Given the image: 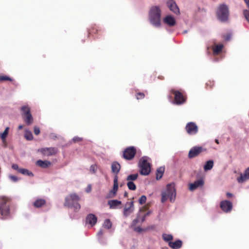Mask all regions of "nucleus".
Instances as JSON below:
<instances>
[{
    "label": "nucleus",
    "mask_w": 249,
    "mask_h": 249,
    "mask_svg": "<svg viewBox=\"0 0 249 249\" xmlns=\"http://www.w3.org/2000/svg\"><path fill=\"white\" fill-rule=\"evenodd\" d=\"M220 207L224 212L229 213L232 208V204L228 200L222 201L220 203Z\"/></svg>",
    "instance_id": "14"
},
{
    "label": "nucleus",
    "mask_w": 249,
    "mask_h": 249,
    "mask_svg": "<svg viewBox=\"0 0 249 249\" xmlns=\"http://www.w3.org/2000/svg\"><path fill=\"white\" fill-rule=\"evenodd\" d=\"M12 168L13 169H14L15 170H17L18 172V170L20 169V168H19L18 165L17 164H13L12 165Z\"/></svg>",
    "instance_id": "44"
},
{
    "label": "nucleus",
    "mask_w": 249,
    "mask_h": 249,
    "mask_svg": "<svg viewBox=\"0 0 249 249\" xmlns=\"http://www.w3.org/2000/svg\"><path fill=\"white\" fill-rule=\"evenodd\" d=\"M24 136L27 140L30 141L33 139V134L30 131L26 130Z\"/></svg>",
    "instance_id": "35"
},
{
    "label": "nucleus",
    "mask_w": 249,
    "mask_h": 249,
    "mask_svg": "<svg viewBox=\"0 0 249 249\" xmlns=\"http://www.w3.org/2000/svg\"><path fill=\"white\" fill-rule=\"evenodd\" d=\"M134 231L138 232H140L142 231V230L140 227H137L134 229Z\"/></svg>",
    "instance_id": "46"
},
{
    "label": "nucleus",
    "mask_w": 249,
    "mask_h": 249,
    "mask_svg": "<svg viewBox=\"0 0 249 249\" xmlns=\"http://www.w3.org/2000/svg\"><path fill=\"white\" fill-rule=\"evenodd\" d=\"M82 138H80V137H79L78 136H75L73 138L72 141L74 142H81L82 141Z\"/></svg>",
    "instance_id": "41"
},
{
    "label": "nucleus",
    "mask_w": 249,
    "mask_h": 249,
    "mask_svg": "<svg viewBox=\"0 0 249 249\" xmlns=\"http://www.w3.org/2000/svg\"><path fill=\"white\" fill-rule=\"evenodd\" d=\"M162 236L164 241H169V242H170L173 239V236L171 234L163 233Z\"/></svg>",
    "instance_id": "34"
},
{
    "label": "nucleus",
    "mask_w": 249,
    "mask_h": 249,
    "mask_svg": "<svg viewBox=\"0 0 249 249\" xmlns=\"http://www.w3.org/2000/svg\"><path fill=\"white\" fill-rule=\"evenodd\" d=\"M120 168L121 166L118 162L114 161L112 162L111 164V170L113 173L117 174L119 172Z\"/></svg>",
    "instance_id": "24"
},
{
    "label": "nucleus",
    "mask_w": 249,
    "mask_h": 249,
    "mask_svg": "<svg viewBox=\"0 0 249 249\" xmlns=\"http://www.w3.org/2000/svg\"><path fill=\"white\" fill-rule=\"evenodd\" d=\"M146 200V196L143 195L141 196V197L139 199V202L140 204H143L145 203Z\"/></svg>",
    "instance_id": "37"
},
{
    "label": "nucleus",
    "mask_w": 249,
    "mask_h": 249,
    "mask_svg": "<svg viewBox=\"0 0 249 249\" xmlns=\"http://www.w3.org/2000/svg\"><path fill=\"white\" fill-rule=\"evenodd\" d=\"M216 15L218 19L221 21H227L229 16L228 6L224 3L220 4L216 10Z\"/></svg>",
    "instance_id": "5"
},
{
    "label": "nucleus",
    "mask_w": 249,
    "mask_h": 249,
    "mask_svg": "<svg viewBox=\"0 0 249 249\" xmlns=\"http://www.w3.org/2000/svg\"><path fill=\"white\" fill-rule=\"evenodd\" d=\"M23 128V126L22 125H19L18 127V129H21Z\"/></svg>",
    "instance_id": "50"
},
{
    "label": "nucleus",
    "mask_w": 249,
    "mask_h": 249,
    "mask_svg": "<svg viewBox=\"0 0 249 249\" xmlns=\"http://www.w3.org/2000/svg\"><path fill=\"white\" fill-rule=\"evenodd\" d=\"M97 169V166L95 164L91 165L90 167L89 171L91 173H95Z\"/></svg>",
    "instance_id": "39"
},
{
    "label": "nucleus",
    "mask_w": 249,
    "mask_h": 249,
    "mask_svg": "<svg viewBox=\"0 0 249 249\" xmlns=\"http://www.w3.org/2000/svg\"><path fill=\"white\" fill-rule=\"evenodd\" d=\"M9 128L8 127H7L4 132L0 134V138L2 139V141H4L6 139V138L7 136L8 131H9Z\"/></svg>",
    "instance_id": "33"
},
{
    "label": "nucleus",
    "mask_w": 249,
    "mask_h": 249,
    "mask_svg": "<svg viewBox=\"0 0 249 249\" xmlns=\"http://www.w3.org/2000/svg\"><path fill=\"white\" fill-rule=\"evenodd\" d=\"M204 183V182L202 179L197 180L194 183L189 184V190L191 191H193L199 187H202Z\"/></svg>",
    "instance_id": "15"
},
{
    "label": "nucleus",
    "mask_w": 249,
    "mask_h": 249,
    "mask_svg": "<svg viewBox=\"0 0 249 249\" xmlns=\"http://www.w3.org/2000/svg\"><path fill=\"white\" fill-rule=\"evenodd\" d=\"M91 190V186L90 184L88 185V186H87L86 189V192H87V193H89L90 192Z\"/></svg>",
    "instance_id": "45"
},
{
    "label": "nucleus",
    "mask_w": 249,
    "mask_h": 249,
    "mask_svg": "<svg viewBox=\"0 0 249 249\" xmlns=\"http://www.w3.org/2000/svg\"><path fill=\"white\" fill-rule=\"evenodd\" d=\"M34 133L36 135H37L39 134L40 133V129H39V128L36 126H35L34 127Z\"/></svg>",
    "instance_id": "43"
},
{
    "label": "nucleus",
    "mask_w": 249,
    "mask_h": 249,
    "mask_svg": "<svg viewBox=\"0 0 249 249\" xmlns=\"http://www.w3.org/2000/svg\"><path fill=\"white\" fill-rule=\"evenodd\" d=\"M150 213H151V212H150V211L148 212H147L146 213H145L144 216L146 217L147 216H148Z\"/></svg>",
    "instance_id": "48"
},
{
    "label": "nucleus",
    "mask_w": 249,
    "mask_h": 249,
    "mask_svg": "<svg viewBox=\"0 0 249 249\" xmlns=\"http://www.w3.org/2000/svg\"><path fill=\"white\" fill-rule=\"evenodd\" d=\"M167 5L172 12L176 15L179 14V9L174 0H168Z\"/></svg>",
    "instance_id": "12"
},
{
    "label": "nucleus",
    "mask_w": 249,
    "mask_h": 249,
    "mask_svg": "<svg viewBox=\"0 0 249 249\" xmlns=\"http://www.w3.org/2000/svg\"><path fill=\"white\" fill-rule=\"evenodd\" d=\"M173 91V93L175 94V102L176 104L180 105L185 102V98L180 92L174 90Z\"/></svg>",
    "instance_id": "17"
},
{
    "label": "nucleus",
    "mask_w": 249,
    "mask_h": 249,
    "mask_svg": "<svg viewBox=\"0 0 249 249\" xmlns=\"http://www.w3.org/2000/svg\"><path fill=\"white\" fill-rule=\"evenodd\" d=\"M169 246L173 249H178L182 246L181 241L178 240L175 242L170 241L169 242Z\"/></svg>",
    "instance_id": "21"
},
{
    "label": "nucleus",
    "mask_w": 249,
    "mask_h": 249,
    "mask_svg": "<svg viewBox=\"0 0 249 249\" xmlns=\"http://www.w3.org/2000/svg\"><path fill=\"white\" fill-rule=\"evenodd\" d=\"M176 190L175 185L173 183L168 184L166 186L165 191L161 193V201L162 203L165 202L168 198L171 202L174 201L176 198Z\"/></svg>",
    "instance_id": "3"
},
{
    "label": "nucleus",
    "mask_w": 249,
    "mask_h": 249,
    "mask_svg": "<svg viewBox=\"0 0 249 249\" xmlns=\"http://www.w3.org/2000/svg\"><path fill=\"white\" fill-rule=\"evenodd\" d=\"M121 207V201L118 200H110V208L117 209Z\"/></svg>",
    "instance_id": "23"
},
{
    "label": "nucleus",
    "mask_w": 249,
    "mask_h": 249,
    "mask_svg": "<svg viewBox=\"0 0 249 249\" xmlns=\"http://www.w3.org/2000/svg\"><path fill=\"white\" fill-rule=\"evenodd\" d=\"M246 3L248 8H249V0H244ZM244 15L246 18V19L249 22V10H245L243 12Z\"/></svg>",
    "instance_id": "31"
},
{
    "label": "nucleus",
    "mask_w": 249,
    "mask_h": 249,
    "mask_svg": "<svg viewBox=\"0 0 249 249\" xmlns=\"http://www.w3.org/2000/svg\"><path fill=\"white\" fill-rule=\"evenodd\" d=\"M202 151V148L201 147H194L190 150L188 157L189 158H193L198 155Z\"/></svg>",
    "instance_id": "18"
},
{
    "label": "nucleus",
    "mask_w": 249,
    "mask_h": 249,
    "mask_svg": "<svg viewBox=\"0 0 249 249\" xmlns=\"http://www.w3.org/2000/svg\"><path fill=\"white\" fill-rule=\"evenodd\" d=\"M5 197H0V218L7 216L9 214V206Z\"/></svg>",
    "instance_id": "7"
},
{
    "label": "nucleus",
    "mask_w": 249,
    "mask_h": 249,
    "mask_svg": "<svg viewBox=\"0 0 249 249\" xmlns=\"http://www.w3.org/2000/svg\"><path fill=\"white\" fill-rule=\"evenodd\" d=\"M80 197L75 193H72L65 197L64 206L73 208L76 212L80 209L81 206L78 203Z\"/></svg>",
    "instance_id": "2"
},
{
    "label": "nucleus",
    "mask_w": 249,
    "mask_h": 249,
    "mask_svg": "<svg viewBox=\"0 0 249 249\" xmlns=\"http://www.w3.org/2000/svg\"><path fill=\"white\" fill-rule=\"evenodd\" d=\"M138 177V174H131L127 176L126 178L127 181H133L134 180H135L137 179Z\"/></svg>",
    "instance_id": "32"
},
{
    "label": "nucleus",
    "mask_w": 249,
    "mask_h": 249,
    "mask_svg": "<svg viewBox=\"0 0 249 249\" xmlns=\"http://www.w3.org/2000/svg\"><path fill=\"white\" fill-rule=\"evenodd\" d=\"M136 154V149L134 147L131 146L127 148L124 152V158L126 160H131Z\"/></svg>",
    "instance_id": "10"
},
{
    "label": "nucleus",
    "mask_w": 249,
    "mask_h": 249,
    "mask_svg": "<svg viewBox=\"0 0 249 249\" xmlns=\"http://www.w3.org/2000/svg\"><path fill=\"white\" fill-rule=\"evenodd\" d=\"M40 151L43 154L47 156L55 155L57 152L56 149L53 147L42 148L41 149Z\"/></svg>",
    "instance_id": "20"
},
{
    "label": "nucleus",
    "mask_w": 249,
    "mask_h": 249,
    "mask_svg": "<svg viewBox=\"0 0 249 249\" xmlns=\"http://www.w3.org/2000/svg\"><path fill=\"white\" fill-rule=\"evenodd\" d=\"M230 36H227L226 37V40H228L230 39Z\"/></svg>",
    "instance_id": "52"
},
{
    "label": "nucleus",
    "mask_w": 249,
    "mask_h": 249,
    "mask_svg": "<svg viewBox=\"0 0 249 249\" xmlns=\"http://www.w3.org/2000/svg\"><path fill=\"white\" fill-rule=\"evenodd\" d=\"M97 221V218L94 214L89 213L86 217V223L90 225L91 227L95 225L96 224Z\"/></svg>",
    "instance_id": "16"
},
{
    "label": "nucleus",
    "mask_w": 249,
    "mask_h": 249,
    "mask_svg": "<svg viewBox=\"0 0 249 249\" xmlns=\"http://www.w3.org/2000/svg\"><path fill=\"white\" fill-rule=\"evenodd\" d=\"M109 231V219H106L102 228L97 233L99 242L102 245L107 244V237Z\"/></svg>",
    "instance_id": "4"
},
{
    "label": "nucleus",
    "mask_w": 249,
    "mask_h": 249,
    "mask_svg": "<svg viewBox=\"0 0 249 249\" xmlns=\"http://www.w3.org/2000/svg\"><path fill=\"white\" fill-rule=\"evenodd\" d=\"M12 81V79L6 75H3V76H0V81Z\"/></svg>",
    "instance_id": "38"
},
{
    "label": "nucleus",
    "mask_w": 249,
    "mask_h": 249,
    "mask_svg": "<svg viewBox=\"0 0 249 249\" xmlns=\"http://www.w3.org/2000/svg\"><path fill=\"white\" fill-rule=\"evenodd\" d=\"M21 111L24 121L28 125L31 124L33 122V118L30 107L28 106H23L21 107Z\"/></svg>",
    "instance_id": "8"
},
{
    "label": "nucleus",
    "mask_w": 249,
    "mask_h": 249,
    "mask_svg": "<svg viewBox=\"0 0 249 249\" xmlns=\"http://www.w3.org/2000/svg\"><path fill=\"white\" fill-rule=\"evenodd\" d=\"M240 176L238 178H237V182L240 183L242 184L247 181V180L249 179V167L247 168L244 174H242V173H240Z\"/></svg>",
    "instance_id": "13"
},
{
    "label": "nucleus",
    "mask_w": 249,
    "mask_h": 249,
    "mask_svg": "<svg viewBox=\"0 0 249 249\" xmlns=\"http://www.w3.org/2000/svg\"><path fill=\"white\" fill-rule=\"evenodd\" d=\"M9 178L13 182H17L18 180V178L15 176H13V175H10L9 176Z\"/></svg>",
    "instance_id": "40"
},
{
    "label": "nucleus",
    "mask_w": 249,
    "mask_h": 249,
    "mask_svg": "<svg viewBox=\"0 0 249 249\" xmlns=\"http://www.w3.org/2000/svg\"><path fill=\"white\" fill-rule=\"evenodd\" d=\"M187 33V31H186V30H185V31H184L183 32V33H184V34H186V33Z\"/></svg>",
    "instance_id": "53"
},
{
    "label": "nucleus",
    "mask_w": 249,
    "mask_h": 249,
    "mask_svg": "<svg viewBox=\"0 0 249 249\" xmlns=\"http://www.w3.org/2000/svg\"><path fill=\"white\" fill-rule=\"evenodd\" d=\"M145 217H146V216H145L144 215L142 217V222L144 221V220L145 219Z\"/></svg>",
    "instance_id": "49"
},
{
    "label": "nucleus",
    "mask_w": 249,
    "mask_h": 249,
    "mask_svg": "<svg viewBox=\"0 0 249 249\" xmlns=\"http://www.w3.org/2000/svg\"><path fill=\"white\" fill-rule=\"evenodd\" d=\"M36 164L42 168H45L50 166L51 164V163L49 161L42 160H39L36 161Z\"/></svg>",
    "instance_id": "22"
},
{
    "label": "nucleus",
    "mask_w": 249,
    "mask_h": 249,
    "mask_svg": "<svg viewBox=\"0 0 249 249\" xmlns=\"http://www.w3.org/2000/svg\"><path fill=\"white\" fill-rule=\"evenodd\" d=\"M186 130L189 134L194 135L197 132L198 127L194 123L190 122L187 124Z\"/></svg>",
    "instance_id": "11"
},
{
    "label": "nucleus",
    "mask_w": 249,
    "mask_h": 249,
    "mask_svg": "<svg viewBox=\"0 0 249 249\" xmlns=\"http://www.w3.org/2000/svg\"><path fill=\"white\" fill-rule=\"evenodd\" d=\"M45 200L43 199H38L34 203V206L36 208H40L45 204Z\"/></svg>",
    "instance_id": "27"
},
{
    "label": "nucleus",
    "mask_w": 249,
    "mask_h": 249,
    "mask_svg": "<svg viewBox=\"0 0 249 249\" xmlns=\"http://www.w3.org/2000/svg\"><path fill=\"white\" fill-rule=\"evenodd\" d=\"M144 97V94L143 93H138L136 95V98L137 99H142Z\"/></svg>",
    "instance_id": "42"
},
{
    "label": "nucleus",
    "mask_w": 249,
    "mask_h": 249,
    "mask_svg": "<svg viewBox=\"0 0 249 249\" xmlns=\"http://www.w3.org/2000/svg\"><path fill=\"white\" fill-rule=\"evenodd\" d=\"M213 166V161L209 160L207 161L204 166V170L205 171H208L211 170Z\"/></svg>",
    "instance_id": "26"
},
{
    "label": "nucleus",
    "mask_w": 249,
    "mask_h": 249,
    "mask_svg": "<svg viewBox=\"0 0 249 249\" xmlns=\"http://www.w3.org/2000/svg\"><path fill=\"white\" fill-rule=\"evenodd\" d=\"M226 195H227V196L228 197H231V196H232V194L230 193H229V192L226 193Z\"/></svg>",
    "instance_id": "47"
},
{
    "label": "nucleus",
    "mask_w": 249,
    "mask_h": 249,
    "mask_svg": "<svg viewBox=\"0 0 249 249\" xmlns=\"http://www.w3.org/2000/svg\"><path fill=\"white\" fill-rule=\"evenodd\" d=\"M215 142L216 143H217V144L219 143V141L217 139H215Z\"/></svg>",
    "instance_id": "51"
},
{
    "label": "nucleus",
    "mask_w": 249,
    "mask_h": 249,
    "mask_svg": "<svg viewBox=\"0 0 249 249\" xmlns=\"http://www.w3.org/2000/svg\"><path fill=\"white\" fill-rule=\"evenodd\" d=\"M133 222H136V220H134Z\"/></svg>",
    "instance_id": "54"
},
{
    "label": "nucleus",
    "mask_w": 249,
    "mask_h": 249,
    "mask_svg": "<svg viewBox=\"0 0 249 249\" xmlns=\"http://www.w3.org/2000/svg\"><path fill=\"white\" fill-rule=\"evenodd\" d=\"M113 182H114V184H113V194H115V193L118 188V176L117 175H116L115 176Z\"/></svg>",
    "instance_id": "30"
},
{
    "label": "nucleus",
    "mask_w": 249,
    "mask_h": 249,
    "mask_svg": "<svg viewBox=\"0 0 249 249\" xmlns=\"http://www.w3.org/2000/svg\"><path fill=\"white\" fill-rule=\"evenodd\" d=\"M165 170L164 167L161 166L157 169L156 172V179L157 180L160 179L164 173Z\"/></svg>",
    "instance_id": "25"
},
{
    "label": "nucleus",
    "mask_w": 249,
    "mask_h": 249,
    "mask_svg": "<svg viewBox=\"0 0 249 249\" xmlns=\"http://www.w3.org/2000/svg\"><path fill=\"white\" fill-rule=\"evenodd\" d=\"M149 158L143 157L139 161L140 173L142 175H148L151 171L150 164L148 161Z\"/></svg>",
    "instance_id": "6"
},
{
    "label": "nucleus",
    "mask_w": 249,
    "mask_h": 249,
    "mask_svg": "<svg viewBox=\"0 0 249 249\" xmlns=\"http://www.w3.org/2000/svg\"><path fill=\"white\" fill-rule=\"evenodd\" d=\"M18 173H20L24 175H27L29 177H33L34 174L32 172L29 171L28 170L24 168H20L18 170Z\"/></svg>",
    "instance_id": "28"
},
{
    "label": "nucleus",
    "mask_w": 249,
    "mask_h": 249,
    "mask_svg": "<svg viewBox=\"0 0 249 249\" xmlns=\"http://www.w3.org/2000/svg\"><path fill=\"white\" fill-rule=\"evenodd\" d=\"M149 22L154 27L159 28L161 25V10L158 6H152L148 13Z\"/></svg>",
    "instance_id": "1"
},
{
    "label": "nucleus",
    "mask_w": 249,
    "mask_h": 249,
    "mask_svg": "<svg viewBox=\"0 0 249 249\" xmlns=\"http://www.w3.org/2000/svg\"><path fill=\"white\" fill-rule=\"evenodd\" d=\"M127 186L130 190H135L136 188L135 184L132 181H128L127 182Z\"/></svg>",
    "instance_id": "36"
},
{
    "label": "nucleus",
    "mask_w": 249,
    "mask_h": 249,
    "mask_svg": "<svg viewBox=\"0 0 249 249\" xmlns=\"http://www.w3.org/2000/svg\"><path fill=\"white\" fill-rule=\"evenodd\" d=\"M223 47L222 44L215 45L213 48V53L214 54H218L222 51Z\"/></svg>",
    "instance_id": "29"
},
{
    "label": "nucleus",
    "mask_w": 249,
    "mask_h": 249,
    "mask_svg": "<svg viewBox=\"0 0 249 249\" xmlns=\"http://www.w3.org/2000/svg\"><path fill=\"white\" fill-rule=\"evenodd\" d=\"M163 21L165 24L170 27H172L176 24V20L175 18L171 15L166 16L163 18Z\"/></svg>",
    "instance_id": "19"
},
{
    "label": "nucleus",
    "mask_w": 249,
    "mask_h": 249,
    "mask_svg": "<svg viewBox=\"0 0 249 249\" xmlns=\"http://www.w3.org/2000/svg\"><path fill=\"white\" fill-rule=\"evenodd\" d=\"M134 210V203L133 201L127 202L124 209L123 214L125 217H127L132 213Z\"/></svg>",
    "instance_id": "9"
}]
</instances>
